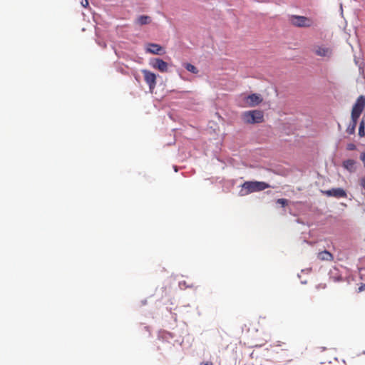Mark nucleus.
<instances>
[{
    "instance_id": "f257e3e1",
    "label": "nucleus",
    "mask_w": 365,
    "mask_h": 365,
    "mask_svg": "<svg viewBox=\"0 0 365 365\" xmlns=\"http://www.w3.org/2000/svg\"><path fill=\"white\" fill-rule=\"evenodd\" d=\"M365 108V96H359L353 105L351 112V122L346 128V132L352 135L354 134L358 120Z\"/></svg>"
},
{
    "instance_id": "f03ea898",
    "label": "nucleus",
    "mask_w": 365,
    "mask_h": 365,
    "mask_svg": "<svg viewBox=\"0 0 365 365\" xmlns=\"http://www.w3.org/2000/svg\"><path fill=\"white\" fill-rule=\"evenodd\" d=\"M269 187L270 185L264 182L246 181L242 185L240 194L241 196H245L252 192L264 190Z\"/></svg>"
},
{
    "instance_id": "7ed1b4c3",
    "label": "nucleus",
    "mask_w": 365,
    "mask_h": 365,
    "mask_svg": "<svg viewBox=\"0 0 365 365\" xmlns=\"http://www.w3.org/2000/svg\"><path fill=\"white\" fill-rule=\"evenodd\" d=\"M242 118L248 124L259 123L264 121V113L259 110L245 111L242 114Z\"/></svg>"
},
{
    "instance_id": "20e7f679",
    "label": "nucleus",
    "mask_w": 365,
    "mask_h": 365,
    "mask_svg": "<svg viewBox=\"0 0 365 365\" xmlns=\"http://www.w3.org/2000/svg\"><path fill=\"white\" fill-rule=\"evenodd\" d=\"M290 21L292 25L297 27H310L314 24L312 19L303 16H292Z\"/></svg>"
},
{
    "instance_id": "39448f33",
    "label": "nucleus",
    "mask_w": 365,
    "mask_h": 365,
    "mask_svg": "<svg viewBox=\"0 0 365 365\" xmlns=\"http://www.w3.org/2000/svg\"><path fill=\"white\" fill-rule=\"evenodd\" d=\"M242 101L244 103L243 106L255 107L259 105L262 102L263 98L260 94L252 93L243 97Z\"/></svg>"
},
{
    "instance_id": "423d86ee",
    "label": "nucleus",
    "mask_w": 365,
    "mask_h": 365,
    "mask_svg": "<svg viewBox=\"0 0 365 365\" xmlns=\"http://www.w3.org/2000/svg\"><path fill=\"white\" fill-rule=\"evenodd\" d=\"M142 73L143 74L145 81L149 86L150 91H152L156 86V75L145 69L142 70Z\"/></svg>"
},
{
    "instance_id": "0eeeda50",
    "label": "nucleus",
    "mask_w": 365,
    "mask_h": 365,
    "mask_svg": "<svg viewBox=\"0 0 365 365\" xmlns=\"http://www.w3.org/2000/svg\"><path fill=\"white\" fill-rule=\"evenodd\" d=\"M327 196L336 198H345L347 197L346 191L342 188H333L323 192Z\"/></svg>"
},
{
    "instance_id": "6e6552de",
    "label": "nucleus",
    "mask_w": 365,
    "mask_h": 365,
    "mask_svg": "<svg viewBox=\"0 0 365 365\" xmlns=\"http://www.w3.org/2000/svg\"><path fill=\"white\" fill-rule=\"evenodd\" d=\"M314 53L321 57H329L332 53V51L329 47L322 46H315L313 48Z\"/></svg>"
},
{
    "instance_id": "1a4fd4ad",
    "label": "nucleus",
    "mask_w": 365,
    "mask_h": 365,
    "mask_svg": "<svg viewBox=\"0 0 365 365\" xmlns=\"http://www.w3.org/2000/svg\"><path fill=\"white\" fill-rule=\"evenodd\" d=\"M146 51L148 53L155 55H162L165 53V49L161 46L156 43H148Z\"/></svg>"
},
{
    "instance_id": "9d476101",
    "label": "nucleus",
    "mask_w": 365,
    "mask_h": 365,
    "mask_svg": "<svg viewBox=\"0 0 365 365\" xmlns=\"http://www.w3.org/2000/svg\"><path fill=\"white\" fill-rule=\"evenodd\" d=\"M151 65L154 68L159 70L160 72H167L168 69V63L160 58H155Z\"/></svg>"
},
{
    "instance_id": "9b49d317",
    "label": "nucleus",
    "mask_w": 365,
    "mask_h": 365,
    "mask_svg": "<svg viewBox=\"0 0 365 365\" xmlns=\"http://www.w3.org/2000/svg\"><path fill=\"white\" fill-rule=\"evenodd\" d=\"M317 257L322 261H332L334 259L333 255L327 250L319 252Z\"/></svg>"
},
{
    "instance_id": "f8f14e48",
    "label": "nucleus",
    "mask_w": 365,
    "mask_h": 365,
    "mask_svg": "<svg viewBox=\"0 0 365 365\" xmlns=\"http://www.w3.org/2000/svg\"><path fill=\"white\" fill-rule=\"evenodd\" d=\"M151 22V18L149 16L142 15L135 19V24L140 26L147 25Z\"/></svg>"
},
{
    "instance_id": "ddd939ff",
    "label": "nucleus",
    "mask_w": 365,
    "mask_h": 365,
    "mask_svg": "<svg viewBox=\"0 0 365 365\" xmlns=\"http://www.w3.org/2000/svg\"><path fill=\"white\" fill-rule=\"evenodd\" d=\"M344 167L349 171L354 170L355 161L351 159H348L343 163Z\"/></svg>"
},
{
    "instance_id": "4468645a",
    "label": "nucleus",
    "mask_w": 365,
    "mask_h": 365,
    "mask_svg": "<svg viewBox=\"0 0 365 365\" xmlns=\"http://www.w3.org/2000/svg\"><path fill=\"white\" fill-rule=\"evenodd\" d=\"M359 135L360 137L365 136V120H364V119H362L359 123Z\"/></svg>"
},
{
    "instance_id": "2eb2a0df",
    "label": "nucleus",
    "mask_w": 365,
    "mask_h": 365,
    "mask_svg": "<svg viewBox=\"0 0 365 365\" xmlns=\"http://www.w3.org/2000/svg\"><path fill=\"white\" fill-rule=\"evenodd\" d=\"M185 68H186L187 71L192 73H198V69L192 64L191 63H187L185 64Z\"/></svg>"
},
{
    "instance_id": "dca6fc26",
    "label": "nucleus",
    "mask_w": 365,
    "mask_h": 365,
    "mask_svg": "<svg viewBox=\"0 0 365 365\" xmlns=\"http://www.w3.org/2000/svg\"><path fill=\"white\" fill-rule=\"evenodd\" d=\"M277 203L280 204L282 207H285L288 205V200L287 199L280 198L277 200Z\"/></svg>"
},
{
    "instance_id": "f3484780",
    "label": "nucleus",
    "mask_w": 365,
    "mask_h": 365,
    "mask_svg": "<svg viewBox=\"0 0 365 365\" xmlns=\"http://www.w3.org/2000/svg\"><path fill=\"white\" fill-rule=\"evenodd\" d=\"M346 148L348 150H354L356 149V145L354 143H349Z\"/></svg>"
},
{
    "instance_id": "a211bd4d",
    "label": "nucleus",
    "mask_w": 365,
    "mask_h": 365,
    "mask_svg": "<svg viewBox=\"0 0 365 365\" xmlns=\"http://www.w3.org/2000/svg\"><path fill=\"white\" fill-rule=\"evenodd\" d=\"M359 185L365 190V176L359 180Z\"/></svg>"
},
{
    "instance_id": "6ab92c4d",
    "label": "nucleus",
    "mask_w": 365,
    "mask_h": 365,
    "mask_svg": "<svg viewBox=\"0 0 365 365\" xmlns=\"http://www.w3.org/2000/svg\"><path fill=\"white\" fill-rule=\"evenodd\" d=\"M80 3L85 8L88 6V0H80Z\"/></svg>"
},
{
    "instance_id": "aec40b11",
    "label": "nucleus",
    "mask_w": 365,
    "mask_h": 365,
    "mask_svg": "<svg viewBox=\"0 0 365 365\" xmlns=\"http://www.w3.org/2000/svg\"><path fill=\"white\" fill-rule=\"evenodd\" d=\"M360 160L362 161L364 165L365 166V151L361 153Z\"/></svg>"
},
{
    "instance_id": "412c9836",
    "label": "nucleus",
    "mask_w": 365,
    "mask_h": 365,
    "mask_svg": "<svg viewBox=\"0 0 365 365\" xmlns=\"http://www.w3.org/2000/svg\"><path fill=\"white\" fill-rule=\"evenodd\" d=\"M317 289H325L326 288V284H319L316 287Z\"/></svg>"
},
{
    "instance_id": "4be33fe9",
    "label": "nucleus",
    "mask_w": 365,
    "mask_h": 365,
    "mask_svg": "<svg viewBox=\"0 0 365 365\" xmlns=\"http://www.w3.org/2000/svg\"><path fill=\"white\" fill-rule=\"evenodd\" d=\"M200 365H213V363L211 361L202 362Z\"/></svg>"
}]
</instances>
